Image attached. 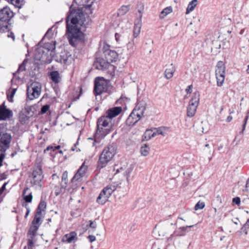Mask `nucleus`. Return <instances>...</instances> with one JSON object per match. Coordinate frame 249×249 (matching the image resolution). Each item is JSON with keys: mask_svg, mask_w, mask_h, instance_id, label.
<instances>
[{"mask_svg": "<svg viewBox=\"0 0 249 249\" xmlns=\"http://www.w3.org/2000/svg\"><path fill=\"white\" fill-rule=\"evenodd\" d=\"M88 162V161H87V160H85L81 165V166L79 168L71 179V182L72 183L77 181H81V178L86 176L89 166Z\"/></svg>", "mask_w": 249, "mask_h": 249, "instance_id": "1a4fd4ad", "label": "nucleus"}, {"mask_svg": "<svg viewBox=\"0 0 249 249\" xmlns=\"http://www.w3.org/2000/svg\"><path fill=\"white\" fill-rule=\"evenodd\" d=\"M155 129L156 130L155 132L156 133V135H161L162 136H165V134L163 132V128L161 127H159L157 128H155Z\"/></svg>", "mask_w": 249, "mask_h": 249, "instance_id": "864d4df0", "label": "nucleus"}, {"mask_svg": "<svg viewBox=\"0 0 249 249\" xmlns=\"http://www.w3.org/2000/svg\"><path fill=\"white\" fill-rule=\"evenodd\" d=\"M199 96L198 92L194 93L187 108L188 117L191 118L195 115L199 102Z\"/></svg>", "mask_w": 249, "mask_h": 249, "instance_id": "6e6552de", "label": "nucleus"}, {"mask_svg": "<svg viewBox=\"0 0 249 249\" xmlns=\"http://www.w3.org/2000/svg\"><path fill=\"white\" fill-rule=\"evenodd\" d=\"M129 9V6L128 5L122 6L118 11V15L123 16L126 13Z\"/></svg>", "mask_w": 249, "mask_h": 249, "instance_id": "37998d69", "label": "nucleus"}, {"mask_svg": "<svg viewBox=\"0 0 249 249\" xmlns=\"http://www.w3.org/2000/svg\"><path fill=\"white\" fill-rule=\"evenodd\" d=\"M150 148L148 145L144 144L141 148V154L143 156H146L148 155Z\"/></svg>", "mask_w": 249, "mask_h": 249, "instance_id": "79ce46f5", "label": "nucleus"}, {"mask_svg": "<svg viewBox=\"0 0 249 249\" xmlns=\"http://www.w3.org/2000/svg\"><path fill=\"white\" fill-rule=\"evenodd\" d=\"M156 136V133L152 130H147L144 134L143 136L146 140H150Z\"/></svg>", "mask_w": 249, "mask_h": 249, "instance_id": "ea45409f", "label": "nucleus"}, {"mask_svg": "<svg viewBox=\"0 0 249 249\" xmlns=\"http://www.w3.org/2000/svg\"><path fill=\"white\" fill-rule=\"evenodd\" d=\"M32 178L31 183L33 185H38L41 187V182L44 178L42 166L38 164L33 168L32 175L30 176Z\"/></svg>", "mask_w": 249, "mask_h": 249, "instance_id": "0eeeda50", "label": "nucleus"}, {"mask_svg": "<svg viewBox=\"0 0 249 249\" xmlns=\"http://www.w3.org/2000/svg\"><path fill=\"white\" fill-rule=\"evenodd\" d=\"M240 198L239 197H235L233 198L232 199V203L233 204H237V205H239L240 204Z\"/></svg>", "mask_w": 249, "mask_h": 249, "instance_id": "6e6d98bb", "label": "nucleus"}, {"mask_svg": "<svg viewBox=\"0 0 249 249\" xmlns=\"http://www.w3.org/2000/svg\"><path fill=\"white\" fill-rule=\"evenodd\" d=\"M41 214H38L36 213L35 217L34 218V219L33 220L32 222V224L38 226L39 227L40 225H41V217L40 216Z\"/></svg>", "mask_w": 249, "mask_h": 249, "instance_id": "58836bf2", "label": "nucleus"}, {"mask_svg": "<svg viewBox=\"0 0 249 249\" xmlns=\"http://www.w3.org/2000/svg\"><path fill=\"white\" fill-rule=\"evenodd\" d=\"M33 237H31L30 239H28L27 246L28 248L33 249L34 247V243L33 240Z\"/></svg>", "mask_w": 249, "mask_h": 249, "instance_id": "603ef678", "label": "nucleus"}, {"mask_svg": "<svg viewBox=\"0 0 249 249\" xmlns=\"http://www.w3.org/2000/svg\"><path fill=\"white\" fill-rule=\"evenodd\" d=\"M110 45L106 41L101 40L99 43L98 51L96 53L100 54V53H103L105 54L110 50Z\"/></svg>", "mask_w": 249, "mask_h": 249, "instance_id": "6ab92c4d", "label": "nucleus"}, {"mask_svg": "<svg viewBox=\"0 0 249 249\" xmlns=\"http://www.w3.org/2000/svg\"><path fill=\"white\" fill-rule=\"evenodd\" d=\"M248 231H249V219H248L246 223L241 228V232L245 233L246 234L248 233Z\"/></svg>", "mask_w": 249, "mask_h": 249, "instance_id": "a18cd8bd", "label": "nucleus"}, {"mask_svg": "<svg viewBox=\"0 0 249 249\" xmlns=\"http://www.w3.org/2000/svg\"><path fill=\"white\" fill-rule=\"evenodd\" d=\"M48 75L50 79L55 84H57L60 82L61 77L58 71H53L49 73Z\"/></svg>", "mask_w": 249, "mask_h": 249, "instance_id": "4be33fe9", "label": "nucleus"}, {"mask_svg": "<svg viewBox=\"0 0 249 249\" xmlns=\"http://www.w3.org/2000/svg\"><path fill=\"white\" fill-rule=\"evenodd\" d=\"M225 72H223L222 73L215 72L217 86L221 87L223 85L225 80Z\"/></svg>", "mask_w": 249, "mask_h": 249, "instance_id": "c756f323", "label": "nucleus"}, {"mask_svg": "<svg viewBox=\"0 0 249 249\" xmlns=\"http://www.w3.org/2000/svg\"><path fill=\"white\" fill-rule=\"evenodd\" d=\"M192 88H193L192 85L188 86L185 89L186 92L187 93H191L192 91Z\"/></svg>", "mask_w": 249, "mask_h": 249, "instance_id": "13d9d810", "label": "nucleus"}, {"mask_svg": "<svg viewBox=\"0 0 249 249\" xmlns=\"http://www.w3.org/2000/svg\"><path fill=\"white\" fill-rule=\"evenodd\" d=\"M68 183V173L67 171L64 172L62 176V183L59 192H56V196L59 195L60 194H64L65 192Z\"/></svg>", "mask_w": 249, "mask_h": 249, "instance_id": "2eb2a0df", "label": "nucleus"}, {"mask_svg": "<svg viewBox=\"0 0 249 249\" xmlns=\"http://www.w3.org/2000/svg\"><path fill=\"white\" fill-rule=\"evenodd\" d=\"M232 116H229L227 117V119H226V121H227V122H230L232 120Z\"/></svg>", "mask_w": 249, "mask_h": 249, "instance_id": "0e129e2a", "label": "nucleus"}, {"mask_svg": "<svg viewBox=\"0 0 249 249\" xmlns=\"http://www.w3.org/2000/svg\"><path fill=\"white\" fill-rule=\"evenodd\" d=\"M28 88L30 89L36 95L39 96L40 94L41 88V85L39 83L33 82L30 85V86L28 87Z\"/></svg>", "mask_w": 249, "mask_h": 249, "instance_id": "bb28decb", "label": "nucleus"}, {"mask_svg": "<svg viewBox=\"0 0 249 249\" xmlns=\"http://www.w3.org/2000/svg\"><path fill=\"white\" fill-rule=\"evenodd\" d=\"M55 41H51V42L45 43L41 47L45 49L47 52L51 54L50 52H52L55 49Z\"/></svg>", "mask_w": 249, "mask_h": 249, "instance_id": "c85d7f7f", "label": "nucleus"}, {"mask_svg": "<svg viewBox=\"0 0 249 249\" xmlns=\"http://www.w3.org/2000/svg\"><path fill=\"white\" fill-rule=\"evenodd\" d=\"M7 37H11L13 40H15V35H14V34L11 32L10 33V34H8L7 35Z\"/></svg>", "mask_w": 249, "mask_h": 249, "instance_id": "052dcab7", "label": "nucleus"}, {"mask_svg": "<svg viewBox=\"0 0 249 249\" xmlns=\"http://www.w3.org/2000/svg\"><path fill=\"white\" fill-rule=\"evenodd\" d=\"M16 90H17L16 88H14V89H12L10 95H7V98L9 101H10V100H9L10 97L12 98L14 97V96L16 92Z\"/></svg>", "mask_w": 249, "mask_h": 249, "instance_id": "4d7b16f0", "label": "nucleus"}, {"mask_svg": "<svg viewBox=\"0 0 249 249\" xmlns=\"http://www.w3.org/2000/svg\"><path fill=\"white\" fill-rule=\"evenodd\" d=\"M205 207V203L203 202L198 201L195 206L196 210L202 209Z\"/></svg>", "mask_w": 249, "mask_h": 249, "instance_id": "09e8293b", "label": "nucleus"}, {"mask_svg": "<svg viewBox=\"0 0 249 249\" xmlns=\"http://www.w3.org/2000/svg\"><path fill=\"white\" fill-rule=\"evenodd\" d=\"M46 208V202L44 200H41L37 206L36 213L38 214H41L42 211H45Z\"/></svg>", "mask_w": 249, "mask_h": 249, "instance_id": "f704fd0d", "label": "nucleus"}, {"mask_svg": "<svg viewBox=\"0 0 249 249\" xmlns=\"http://www.w3.org/2000/svg\"><path fill=\"white\" fill-rule=\"evenodd\" d=\"M5 155L4 154H0V160L1 159L2 161H3V159L4 158Z\"/></svg>", "mask_w": 249, "mask_h": 249, "instance_id": "338daca9", "label": "nucleus"}, {"mask_svg": "<svg viewBox=\"0 0 249 249\" xmlns=\"http://www.w3.org/2000/svg\"><path fill=\"white\" fill-rule=\"evenodd\" d=\"M119 185V184L117 182H113L105 187L102 191H104L106 195L110 197L113 192L117 189Z\"/></svg>", "mask_w": 249, "mask_h": 249, "instance_id": "412c9836", "label": "nucleus"}, {"mask_svg": "<svg viewBox=\"0 0 249 249\" xmlns=\"http://www.w3.org/2000/svg\"><path fill=\"white\" fill-rule=\"evenodd\" d=\"M115 39L119 44H123L124 43L125 36L123 32L116 33L115 34Z\"/></svg>", "mask_w": 249, "mask_h": 249, "instance_id": "2f4dec72", "label": "nucleus"}, {"mask_svg": "<svg viewBox=\"0 0 249 249\" xmlns=\"http://www.w3.org/2000/svg\"><path fill=\"white\" fill-rule=\"evenodd\" d=\"M7 184V182H5L2 187L0 188V195L3 192V191L6 189V186Z\"/></svg>", "mask_w": 249, "mask_h": 249, "instance_id": "bf43d9fd", "label": "nucleus"}, {"mask_svg": "<svg viewBox=\"0 0 249 249\" xmlns=\"http://www.w3.org/2000/svg\"><path fill=\"white\" fill-rule=\"evenodd\" d=\"M22 196L23 199L25 201V203H31L33 199L32 192H31L30 188L26 187H25L22 194Z\"/></svg>", "mask_w": 249, "mask_h": 249, "instance_id": "a211bd4d", "label": "nucleus"}, {"mask_svg": "<svg viewBox=\"0 0 249 249\" xmlns=\"http://www.w3.org/2000/svg\"><path fill=\"white\" fill-rule=\"evenodd\" d=\"M139 43L138 39L132 38L126 45L127 51L129 53H133L136 50V46Z\"/></svg>", "mask_w": 249, "mask_h": 249, "instance_id": "5701e85b", "label": "nucleus"}, {"mask_svg": "<svg viewBox=\"0 0 249 249\" xmlns=\"http://www.w3.org/2000/svg\"><path fill=\"white\" fill-rule=\"evenodd\" d=\"M12 116V112L3 104L0 107V121L5 120Z\"/></svg>", "mask_w": 249, "mask_h": 249, "instance_id": "ddd939ff", "label": "nucleus"}, {"mask_svg": "<svg viewBox=\"0 0 249 249\" xmlns=\"http://www.w3.org/2000/svg\"><path fill=\"white\" fill-rule=\"evenodd\" d=\"M11 136L7 133H3L0 139V151L5 152L9 147L11 141Z\"/></svg>", "mask_w": 249, "mask_h": 249, "instance_id": "9b49d317", "label": "nucleus"}, {"mask_svg": "<svg viewBox=\"0 0 249 249\" xmlns=\"http://www.w3.org/2000/svg\"><path fill=\"white\" fill-rule=\"evenodd\" d=\"M249 110L248 112L247 115L246 116L245 119H244V123L243 125V128L242 130L240 132V134H243L244 133V131L245 129L246 124L249 118Z\"/></svg>", "mask_w": 249, "mask_h": 249, "instance_id": "8fccbe9b", "label": "nucleus"}, {"mask_svg": "<svg viewBox=\"0 0 249 249\" xmlns=\"http://www.w3.org/2000/svg\"><path fill=\"white\" fill-rule=\"evenodd\" d=\"M104 56L109 64L116 61L118 57L117 53L115 51L111 50L110 49L104 54Z\"/></svg>", "mask_w": 249, "mask_h": 249, "instance_id": "f3484780", "label": "nucleus"}, {"mask_svg": "<svg viewBox=\"0 0 249 249\" xmlns=\"http://www.w3.org/2000/svg\"><path fill=\"white\" fill-rule=\"evenodd\" d=\"M29 116L27 117L26 115H22L19 117V121L22 124H24L28 120Z\"/></svg>", "mask_w": 249, "mask_h": 249, "instance_id": "3c124183", "label": "nucleus"}, {"mask_svg": "<svg viewBox=\"0 0 249 249\" xmlns=\"http://www.w3.org/2000/svg\"><path fill=\"white\" fill-rule=\"evenodd\" d=\"M38 229L39 227L32 224L28 231V234L31 235L32 236V237H33L36 236V232Z\"/></svg>", "mask_w": 249, "mask_h": 249, "instance_id": "a19ab883", "label": "nucleus"}, {"mask_svg": "<svg viewBox=\"0 0 249 249\" xmlns=\"http://www.w3.org/2000/svg\"><path fill=\"white\" fill-rule=\"evenodd\" d=\"M27 98L30 100H32L38 97V95H36L33 91L28 88L27 89Z\"/></svg>", "mask_w": 249, "mask_h": 249, "instance_id": "4c0bfd02", "label": "nucleus"}, {"mask_svg": "<svg viewBox=\"0 0 249 249\" xmlns=\"http://www.w3.org/2000/svg\"><path fill=\"white\" fill-rule=\"evenodd\" d=\"M28 61V59L25 58L23 61L22 63L20 64L17 71L13 73L14 77H16V75L18 73H20V72L25 71L26 70V65Z\"/></svg>", "mask_w": 249, "mask_h": 249, "instance_id": "7c9ffc66", "label": "nucleus"}, {"mask_svg": "<svg viewBox=\"0 0 249 249\" xmlns=\"http://www.w3.org/2000/svg\"><path fill=\"white\" fill-rule=\"evenodd\" d=\"M25 112L29 116H33L35 114V112L36 111V107L35 106H28L26 105L25 106Z\"/></svg>", "mask_w": 249, "mask_h": 249, "instance_id": "473e14b6", "label": "nucleus"}, {"mask_svg": "<svg viewBox=\"0 0 249 249\" xmlns=\"http://www.w3.org/2000/svg\"><path fill=\"white\" fill-rule=\"evenodd\" d=\"M77 240V233L75 231H71L65 234L62 239V242L68 243H71Z\"/></svg>", "mask_w": 249, "mask_h": 249, "instance_id": "dca6fc26", "label": "nucleus"}, {"mask_svg": "<svg viewBox=\"0 0 249 249\" xmlns=\"http://www.w3.org/2000/svg\"><path fill=\"white\" fill-rule=\"evenodd\" d=\"M145 109V102L143 101H139L126 119V124L129 126L135 125L143 116Z\"/></svg>", "mask_w": 249, "mask_h": 249, "instance_id": "f03ea898", "label": "nucleus"}, {"mask_svg": "<svg viewBox=\"0 0 249 249\" xmlns=\"http://www.w3.org/2000/svg\"><path fill=\"white\" fill-rule=\"evenodd\" d=\"M47 51L41 47L36 50L35 58L36 60L40 61V64H49L52 62L54 56H51V54H49Z\"/></svg>", "mask_w": 249, "mask_h": 249, "instance_id": "423d86ee", "label": "nucleus"}, {"mask_svg": "<svg viewBox=\"0 0 249 249\" xmlns=\"http://www.w3.org/2000/svg\"><path fill=\"white\" fill-rule=\"evenodd\" d=\"M88 238L89 239L90 242H92L93 241V235H89L88 236Z\"/></svg>", "mask_w": 249, "mask_h": 249, "instance_id": "e2e57ef3", "label": "nucleus"}, {"mask_svg": "<svg viewBox=\"0 0 249 249\" xmlns=\"http://www.w3.org/2000/svg\"><path fill=\"white\" fill-rule=\"evenodd\" d=\"M109 196L106 195L104 191H102L97 197L96 202L100 205H104L108 200Z\"/></svg>", "mask_w": 249, "mask_h": 249, "instance_id": "393cba45", "label": "nucleus"}, {"mask_svg": "<svg viewBox=\"0 0 249 249\" xmlns=\"http://www.w3.org/2000/svg\"><path fill=\"white\" fill-rule=\"evenodd\" d=\"M22 206L26 209V213L25 215V217H26L28 215V214L30 213V208H29L28 204L26 203H22Z\"/></svg>", "mask_w": 249, "mask_h": 249, "instance_id": "5fc2aeb1", "label": "nucleus"}, {"mask_svg": "<svg viewBox=\"0 0 249 249\" xmlns=\"http://www.w3.org/2000/svg\"><path fill=\"white\" fill-rule=\"evenodd\" d=\"M138 11L140 13L139 17L140 18H142V12L144 10V5L142 3H140L137 5Z\"/></svg>", "mask_w": 249, "mask_h": 249, "instance_id": "de8ad7c7", "label": "nucleus"}, {"mask_svg": "<svg viewBox=\"0 0 249 249\" xmlns=\"http://www.w3.org/2000/svg\"><path fill=\"white\" fill-rule=\"evenodd\" d=\"M89 222H90V223L89 225H88V224L86 225V230H87L89 227L93 228V227H92V224L93 223V221L91 220H90Z\"/></svg>", "mask_w": 249, "mask_h": 249, "instance_id": "680f3d73", "label": "nucleus"}, {"mask_svg": "<svg viewBox=\"0 0 249 249\" xmlns=\"http://www.w3.org/2000/svg\"><path fill=\"white\" fill-rule=\"evenodd\" d=\"M197 4V0H192L190 1L186 9V14H188L193 11Z\"/></svg>", "mask_w": 249, "mask_h": 249, "instance_id": "72a5a7b5", "label": "nucleus"}, {"mask_svg": "<svg viewBox=\"0 0 249 249\" xmlns=\"http://www.w3.org/2000/svg\"><path fill=\"white\" fill-rule=\"evenodd\" d=\"M111 122L110 119L107 115L101 117L97 122V130L96 133L94 134V142H96V138L99 135L102 138H104L107 134L109 133L110 130L105 127L107 126L109 123Z\"/></svg>", "mask_w": 249, "mask_h": 249, "instance_id": "39448f33", "label": "nucleus"}, {"mask_svg": "<svg viewBox=\"0 0 249 249\" xmlns=\"http://www.w3.org/2000/svg\"><path fill=\"white\" fill-rule=\"evenodd\" d=\"M107 83L102 77H97L94 79V92L100 95L107 90Z\"/></svg>", "mask_w": 249, "mask_h": 249, "instance_id": "9d476101", "label": "nucleus"}, {"mask_svg": "<svg viewBox=\"0 0 249 249\" xmlns=\"http://www.w3.org/2000/svg\"><path fill=\"white\" fill-rule=\"evenodd\" d=\"M172 12V8L171 6H168L162 10L160 14V18H163L165 16H166L169 14L171 13Z\"/></svg>", "mask_w": 249, "mask_h": 249, "instance_id": "e433bc0d", "label": "nucleus"}, {"mask_svg": "<svg viewBox=\"0 0 249 249\" xmlns=\"http://www.w3.org/2000/svg\"><path fill=\"white\" fill-rule=\"evenodd\" d=\"M116 146L113 143L106 147L101 154L98 161L97 169H101L105 167L115 154Z\"/></svg>", "mask_w": 249, "mask_h": 249, "instance_id": "20e7f679", "label": "nucleus"}, {"mask_svg": "<svg viewBox=\"0 0 249 249\" xmlns=\"http://www.w3.org/2000/svg\"><path fill=\"white\" fill-rule=\"evenodd\" d=\"M142 28V22L141 20H138L135 22L133 27V38L138 39V36L140 34Z\"/></svg>", "mask_w": 249, "mask_h": 249, "instance_id": "b1692460", "label": "nucleus"}, {"mask_svg": "<svg viewBox=\"0 0 249 249\" xmlns=\"http://www.w3.org/2000/svg\"><path fill=\"white\" fill-rule=\"evenodd\" d=\"M122 111V107H115L109 108L106 111V115L110 119L116 117L120 114Z\"/></svg>", "mask_w": 249, "mask_h": 249, "instance_id": "4468645a", "label": "nucleus"}, {"mask_svg": "<svg viewBox=\"0 0 249 249\" xmlns=\"http://www.w3.org/2000/svg\"><path fill=\"white\" fill-rule=\"evenodd\" d=\"M215 72H225V66L223 62L222 61H219L217 62L216 66Z\"/></svg>", "mask_w": 249, "mask_h": 249, "instance_id": "c9c22d12", "label": "nucleus"}, {"mask_svg": "<svg viewBox=\"0 0 249 249\" xmlns=\"http://www.w3.org/2000/svg\"><path fill=\"white\" fill-rule=\"evenodd\" d=\"M77 144H78V142H77L76 143H75L74 144V145L71 147V151H74L75 150V147H76Z\"/></svg>", "mask_w": 249, "mask_h": 249, "instance_id": "69168bd1", "label": "nucleus"}, {"mask_svg": "<svg viewBox=\"0 0 249 249\" xmlns=\"http://www.w3.org/2000/svg\"><path fill=\"white\" fill-rule=\"evenodd\" d=\"M17 152L15 151L13 152L11 154V155H10V156H11V157L12 158H13V157H14L16 155H17Z\"/></svg>", "mask_w": 249, "mask_h": 249, "instance_id": "774afa93", "label": "nucleus"}, {"mask_svg": "<svg viewBox=\"0 0 249 249\" xmlns=\"http://www.w3.org/2000/svg\"><path fill=\"white\" fill-rule=\"evenodd\" d=\"M14 16V13L8 6L0 9V33L9 31L8 25L10 21Z\"/></svg>", "mask_w": 249, "mask_h": 249, "instance_id": "7ed1b4c3", "label": "nucleus"}, {"mask_svg": "<svg viewBox=\"0 0 249 249\" xmlns=\"http://www.w3.org/2000/svg\"><path fill=\"white\" fill-rule=\"evenodd\" d=\"M194 226V225H190L181 227L174 231V235L176 236H184L186 235L187 229L189 228L193 227Z\"/></svg>", "mask_w": 249, "mask_h": 249, "instance_id": "a878e982", "label": "nucleus"}, {"mask_svg": "<svg viewBox=\"0 0 249 249\" xmlns=\"http://www.w3.org/2000/svg\"><path fill=\"white\" fill-rule=\"evenodd\" d=\"M50 107V106L49 105H45L43 106L41 108V110L39 111V114L41 115L45 114L49 110Z\"/></svg>", "mask_w": 249, "mask_h": 249, "instance_id": "49530a36", "label": "nucleus"}, {"mask_svg": "<svg viewBox=\"0 0 249 249\" xmlns=\"http://www.w3.org/2000/svg\"><path fill=\"white\" fill-rule=\"evenodd\" d=\"M171 68L166 69L164 73V77L167 79H171L176 71V68L173 63L171 64Z\"/></svg>", "mask_w": 249, "mask_h": 249, "instance_id": "cd10ccee", "label": "nucleus"}, {"mask_svg": "<svg viewBox=\"0 0 249 249\" xmlns=\"http://www.w3.org/2000/svg\"><path fill=\"white\" fill-rule=\"evenodd\" d=\"M71 56V54L68 52L64 51L61 53L59 56H56L55 60L62 64H66L69 57Z\"/></svg>", "mask_w": 249, "mask_h": 249, "instance_id": "aec40b11", "label": "nucleus"}, {"mask_svg": "<svg viewBox=\"0 0 249 249\" xmlns=\"http://www.w3.org/2000/svg\"><path fill=\"white\" fill-rule=\"evenodd\" d=\"M109 63L107 60H105L102 58L97 57L96 60L94 61V67L96 69L100 70H105L107 69L109 66Z\"/></svg>", "mask_w": 249, "mask_h": 249, "instance_id": "f8f14e48", "label": "nucleus"}, {"mask_svg": "<svg viewBox=\"0 0 249 249\" xmlns=\"http://www.w3.org/2000/svg\"><path fill=\"white\" fill-rule=\"evenodd\" d=\"M61 147L60 145H57L55 146H53L51 145L48 146L44 151V153L47 151H51L50 154L52 155V152H54L56 150L60 149Z\"/></svg>", "mask_w": 249, "mask_h": 249, "instance_id": "c03bdc74", "label": "nucleus"}, {"mask_svg": "<svg viewBox=\"0 0 249 249\" xmlns=\"http://www.w3.org/2000/svg\"><path fill=\"white\" fill-rule=\"evenodd\" d=\"M93 1L90 4L84 5L86 14L80 9L72 8L70 7L69 11L66 18V35L69 44L73 47H76L78 44L82 41L84 38L83 32L81 31V27L86 28L90 24L91 20L89 18V13H92V5Z\"/></svg>", "mask_w": 249, "mask_h": 249, "instance_id": "f257e3e1", "label": "nucleus"}]
</instances>
